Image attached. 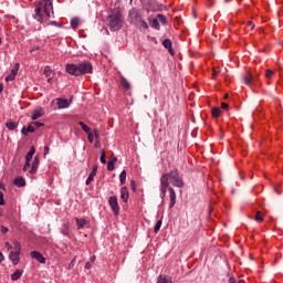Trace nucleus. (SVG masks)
<instances>
[{
  "label": "nucleus",
  "mask_w": 283,
  "mask_h": 283,
  "mask_svg": "<svg viewBox=\"0 0 283 283\" xmlns=\"http://www.w3.org/2000/svg\"><path fill=\"white\" fill-rule=\"evenodd\" d=\"M35 6V14L33 19L39 21V23H45V21L50 20V12L53 10L52 1L50 0H38L34 2Z\"/></svg>",
  "instance_id": "nucleus-1"
},
{
  "label": "nucleus",
  "mask_w": 283,
  "mask_h": 283,
  "mask_svg": "<svg viewBox=\"0 0 283 283\" xmlns=\"http://www.w3.org/2000/svg\"><path fill=\"white\" fill-rule=\"evenodd\" d=\"M94 67L91 62L84 61L78 64L70 63L65 66V72L71 76H84V74H92Z\"/></svg>",
  "instance_id": "nucleus-2"
},
{
  "label": "nucleus",
  "mask_w": 283,
  "mask_h": 283,
  "mask_svg": "<svg viewBox=\"0 0 283 283\" xmlns=\"http://www.w3.org/2000/svg\"><path fill=\"white\" fill-rule=\"evenodd\" d=\"M107 25L111 32H118L123 25H125V20L123 19V11L117 10L107 17Z\"/></svg>",
  "instance_id": "nucleus-3"
},
{
  "label": "nucleus",
  "mask_w": 283,
  "mask_h": 283,
  "mask_svg": "<svg viewBox=\"0 0 283 283\" xmlns=\"http://www.w3.org/2000/svg\"><path fill=\"white\" fill-rule=\"evenodd\" d=\"M130 23L136 28H140L142 30H149V24L143 19V14L140 11L133 9L129 11Z\"/></svg>",
  "instance_id": "nucleus-4"
},
{
  "label": "nucleus",
  "mask_w": 283,
  "mask_h": 283,
  "mask_svg": "<svg viewBox=\"0 0 283 283\" xmlns=\"http://www.w3.org/2000/svg\"><path fill=\"white\" fill-rule=\"evenodd\" d=\"M164 176H168V181L170 178L175 187H178L179 189H182V187H185V181H182V178H180V172H178V169H174L168 174H164Z\"/></svg>",
  "instance_id": "nucleus-5"
},
{
  "label": "nucleus",
  "mask_w": 283,
  "mask_h": 283,
  "mask_svg": "<svg viewBox=\"0 0 283 283\" xmlns=\"http://www.w3.org/2000/svg\"><path fill=\"white\" fill-rule=\"evenodd\" d=\"M167 189H169V175H163L160 177V198L165 200L167 196Z\"/></svg>",
  "instance_id": "nucleus-6"
},
{
  "label": "nucleus",
  "mask_w": 283,
  "mask_h": 283,
  "mask_svg": "<svg viewBox=\"0 0 283 283\" xmlns=\"http://www.w3.org/2000/svg\"><path fill=\"white\" fill-rule=\"evenodd\" d=\"M108 205L114 216H118V213H120V206H118V198H116V196L109 197Z\"/></svg>",
  "instance_id": "nucleus-7"
},
{
  "label": "nucleus",
  "mask_w": 283,
  "mask_h": 283,
  "mask_svg": "<svg viewBox=\"0 0 283 283\" xmlns=\"http://www.w3.org/2000/svg\"><path fill=\"white\" fill-rule=\"evenodd\" d=\"M17 74H19V63H17L10 74L6 76V82L10 83V81H14L17 78Z\"/></svg>",
  "instance_id": "nucleus-8"
},
{
  "label": "nucleus",
  "mask_w": 283,
  "mask_h": 283,
  "mask_svg": "<svg viewBox=\"0 0 283 283\" xmlns=\"http://www.w3.org/2000/svg\"><path fill=\"white\" fill-rule=\"evenodd\" d=\"M168 193H169V209H174L176 207V190L174 188L169 187L168 188Z\"/></svg>",
  "instance_id": "nucleus-9"
},
{
  "label": "nucleus",
  "mask_w": 283,
  "mask_h": 283,
  "mask_svg": "<svg viewBox=\"0 0 283 283\" xmlns=\"http://www.w3.org/2000/svg\"><path fill=\"white\" fill-rule=\"evenodd\" d=\"M21 252H17V251H11L9 254V260H11L12 264H14V266H17V264H19L21 258Z\"/></svg>",
  "instance_id": "nucleus-10"
},
{
  "label": "nucleus",
  "mask_w": 283,
  "mask_h": 283,
  "mask_svg": "<svg viewBox=\"0 0 283 283\" xmlns=\"http://www.w3.org/2000/svg\"><path fill=\"white\" fill-rule=\"evenodd\" d=\"M31 258L33 260H36L38 262H40V264H45V256H43V254H41V252L39 251H32L30 253Z\"/></svg>",
  "instance_id": "nucleus-11"
},
{
  "label": "nucleus",
  "mask_w": 283,
  "mask_h": 283,
  "mask_svg": "<svg viewBox=\"0 0 283 283\" xmlns=\"http://www.w3.org/2000/svg\"><path fill=\"white\" fill-rule=\"evenodd\" d=\"M38 170H39V158L35 156L32 161L31 169L28 170V174H31V176H34V174H36Z\"/></svg>",
  "instance_id": "nucleus-12"
},
{
  "label": "nucleus",
  "mask_w": 283,
  "mask_h": 283,
  "mask_svg": "<svg viewBox=\"0 0 283 283\" xmlns=\"http://www.w3.org/2000/svg\"><path fill=\"white\" fill-rule=\"evenodd\" d=\"M44 114L45 111H43V107H40L33 112V114L31 115V120H39V118H41V116H43Z\"/></svg>",
  "instance_id": "nucleus-13"
},
{
  "label": "nucleus",
  "mask_w": 283,
  "mask_h": 283,
  "mask_svg": "<svg viewBox=\"0 0 283 283\" xmlns=\"http://www.w3.org/2000/svg\"><path fill=\"white\" fill-rule=\"evenodd\" d=\"M120 200H123V202L129 200V190H127V187L125 186L120 188Z\"/></svg>",
  "instance_id": "nucleus-14"
},
{
  "label": "nucleus",
  "mask_w": 283,
  "mask_h": 283,
  "mask_svg": "<svg viewBox=\"0 0 283 283\" xmlns=\"http://www.w3.org/2000/svg\"><path fill=\"white\" fill-rule=\"evenodd\" d=\"M97 171H98V167L94 166L86 179V185H92V182L94 181V178L96 177Z\"/></svg>",
  "instance_id": "nucleus-15"
},
{
  "label": "nucleus",
  "mask_w": 283,
  "mask_h": 283,
  "mask_svg": "<svg viewBox=\"0 0 283 283\" xmlns=\"http://www.w3.org/2000/svg\"><path fill=\"white\" fill-rule=\"evenodd\" d=\"M57 107L59 109H66L70 107V102L65 98H57Z\"/></svg>",
  "instance_id": "nucleus-16"
},
{
  "label": "nucleus",
  "mask_w": 283,
  "mask_h": 283,
  "mask_svg": "<svg viewBox=\"0 0 283 283\" xmlns=\"http://www.w3.org/2000/svg\"><path fill=\"white\" fill-rule=\"evenodd\" d=\"M34 132H36V130L34 129V126L32 125V123L27 128L22 127V129H21V134L23 136H28L29 134H34Z\"/></svg>",
  "instance_id": "nucleus-17"
},
{
  "label": "nucleus",
  "mask_w": 283,
  "mask_h": 283,
  "mask_svg": "<svg viewBox=\"0 0 283 283\" xmlns=\"http://www.w3.org/2000/svg\"><path fill=\"white\" fill-rule=\"evenodd\" d=\"M163 45L164 48H166V50H168L169 54H171V56H174V48H171L172 43L169 39H165L163 41Z\"/></svg>",
  "instance_id": "nucleus-18"
},
{
  "label": "nucleus",
  "mask_w": 283,
  "mask_h": 283,
  "mask_svg": "<svg viewBox=\"0 0 283 283\" xmlns=\"http://www.w3.org/2000/svg\"><path fill=\"white\" fill-rule=\"evenodd\" d=\"M243 81H244L245 85H252V83H255V81H258V77H253V75H251V74H245L243 76Z\"/></svg>",
  "instance_id": "nucleus-19"
},
{
  "label": "nucleus",
  "mask_w": 283,
  "mask_h": 283,
  "mask_svg": "<svg viewBox=\"0 0 283 283\" xmlns=\"http://www.w3.org/2000/svg\"><path fill=\"white\" fill-rule=\"evenodd\" d=\"M116 163H118V157H113L111 160L107 161L108 171H114V169H116Z\"/></svg>",
  "instance_id": "nucleus-20"
},
{
  "label": "nucleus",
  "mask_w": 283,
  "mask_h": 283,
  "mask_svg": "<svg viewBox=\"0 0 283 283\" xmlns=\"http://www.w3.org/2000/svg\"><path fill=\"white\" fill-rule=\"evenodd\" d=\"M120 85L123 86V88L126 92H129V90H132V85L129 84V82L127 81V78H125L124 76L120 77Z\"/></svg>",
  "instance_id": "nucleus-21"
},
{
  "label": "nucleus",
  "mask_w": 283,
  "mask_h": 283,
  "mask_svg": "<svg viewBox=\"0 0 283 283\" xmlns=\"http://www.w3.org/2000/svg\"><path fill=\"white\" fill-rule=\"evenodd\" d=\"M15 187H25V179L23 177H18L13 180Z\"/></svg>",
  "instance_id": "nucleus-22"
},
{
  "label": "nucleus",
  "mask_w": 283,
  "mask_h": 283,
  "mask_svg": "<svg viewBox=\"0 0 283 283\" xmlns=\"http://www.w3.org/2000/svg\"><path fill=\"white\" fill-rule=\"evenodd\" d=\"M21 275H23V271L17 270L13 274H11L12 282H17V280H20Z\"/></svg>",
  "instance_id": "nucleus-23"
},
{
  "label": "nucleus",
  "mask_w": 283,
  "mask_h": 283,
  "mask_svg": "<svg viewBox=\"0 0 283 283\" xmlns=\"http://www.w3.org/2000/svg\"><path fill=\"white\" fill-rule=\"evenodd\" d=\"M212 117L213 118H220L221 114H222V111L220 109V107H214L212 108Z\"/></svg>",
  "instance_id": "nucleus-24"
},
{
  "label": "nucleus",
  "mask_w": 283,
  "mask_h": 283,
  "mask_svg": "<svg viewBox=\"0 0 283 283\" xmlns=\"http://www.w3.org/2000/svg\"><path fill=\"white\" fill-rule=\"evenodd\" d=\"M35 153H36V149H34V147H31L29 153L27 154L25 160L32 161V158H33Z\"/></svg>",
  "instance_id": "nucleus-25"
},
{
  "label": "nucleus",
  "mask_w": 283,
  "mask_h": 283,
  "mask_svg": "<svg viewBox=\"0 0 283 283\" xmlns=\"http://www.w3.org/2000/svg\"><path fill=\"white\" fill-rule=\"evenodd\" d=\"M6 127L9 128L10 132H12L19 127V124L14 122H8L6 123Z\"/></svg>",
  "instance_id": "nucleus-26"
},
{
  "label": "nucleus",
  "mask_w": 283,
  "mask_h": 283,
  "mask_svg": "<svg viewBox=\"0 0 283 283\" xmlns=\"http://www.w3.org/2000/svg\"><path fill=\"white\" fill-rule=\"evenodd\" d=\"M254 220L256 222H264V214H262V211H256V213L254 216Z\"/></svg>",
  "instance_id": "nucleus-27"
},
{
  "label": "nucleus",
  "mask_w": 283,
  "mask_h": 283,
  "mask_svg": "<svg viewBox=\"0 0 283 283\" xmlns=\"http://www.w3.org/2000/svg\"><path fill=\"white\" fill-rule=\"evenodd\" d=\"M77 229H84L85 224H87V221L85 219H76Z\"/></svg>",
  "instance_id": "nucleus-28"
},
{
  "label": "nucleus",
  "mask_w": 283,
  "mask_h": 283,
  "mask_svg": "<svg viewBox=\"0 0 283 283\" xmlns=\"http://www.w3.org/2000/svg\"><path fill=\"white\" fill-rule=\"evenodd\" d=\"M78 125L82 127V129H83V132H85V134H90L92 132V128H90V126H87L85 123L78 122Z\"/></svg>",
  "instance_id": "nucleus-29"
},
{
  "label": "nucleus",
  "mask_w": 283,
  "mask_h": 283,
  "mask_svg": "<svg viewBox=\"0 0 283 283\" xmlns=\"http://www.w3.org/2000/svg\"><path fill=\"white\" fill-rule=\"evenodd\" d=\"M126 180H127V171L123 170L119 175L120 185H125Z\"/></svg>",
  "instance_id": "nucleus-30"
},
{
  "label": "nucleus",
  "mask_w": 283,
  "mask_h": 283,
  "mask_svg": "<svg viewBox=\"0 0 283 283\" xmlns=\"http://www.w3.org/2000/svg\"><path fill=\"white\" fill-rule=\"evenodd\" d=\"M12 249H14L13 251L18 253H21V243L18 240H14Z\"/></svg>",
  "instance_id": "nucleus-31"
},
{
  "label": "nucleus",
  "mask_w": 283,
  "mask_h": 283,
  "mask_svg": "<svg viewBox=\"0 0 283 283\" xmlns=\"http://www.w3.org/2000/svg\"><path fill=\"white\" fill-rule=\"evenodd\" d=\"M157 283H172V282H171V280H169L163 275H159L157 279Z\"/></svg>",
  "instance_id": "nucleus-32"
},
{
  "label": "nucleus",
  "mask_w": 283,
  "mask_h": 283,
  "mask_svg": "<svg viewBox=\"0 0 283 283\" xmlns=\"http://www.w3.org/2000/svg\"><path fill=\"white\" fill-rule=\"evenodd\" d=\"M43 73H44V76H46V78L52 77V69L50 66H45Z\"/></svg>",
  "instance_id": "nucleus-33"
},
{
  "label": "nucleus",
  "mask_w": 283,
  "mask_h": 283,
  "mask_svg": "<svg viewBox=\"0 0 283 283\" xmlns=\"http://www.w3.org/2000/svg\"><path fill=\"white\" fill-rule=\"evenodd\" d=\"M151 28H154L155 30H160V23L157 18L153 19Z\"/></svg>",
  "instance_id": "nucleus-34"
},
{
  "label": "nucleus",
  "mask_w": 283,
  "mask_h": 283,
  "mask_svg": "<svg viewBox=\"0 0 283 283\" xmlns=\"http://www.w3.org/2000/svg\"><path fill=\"white\" fill-rule=\"evenodd\" d=\"M71 28H73V30H76V28H78V18H73L71 20Z\"/></svg>",
  "instance_id": "nucleus-35"
},
{
  "label": "nucleus",
  "mask_w": 283,
  "mask_h": 283,
  "mask_svg": "<svg viewBox=\"0 0 283 283\" xmlns=\"http://www.w3.org/2000/svg\"><path fill=\"white\" fill-rule=\"evenodd\" d=\"M163 227V220L157 221L154 228V233H158L160 231V228Z\"/></svg>",
  "instance_id": "nucleus-36"
},
{
  "label": "nucleus",
  "mask_w": 283,
  "mask_h": 283,
  "mask_svg": "<svg viewBox=\"0 0 283 283\" xmlns=\"http://www.w3.org/2000/svg\"><path fill=\"white\" fill-rule=\"evenodd\" d=\"M99 160H101L102 165H105V163H107V159L105 156V149H102Z\"/></svg>",
  "instance_id": "nucleus-37"
},
{
  "label": "nucleus",
  "mask_w": 283,
  "mask_h": 283,
  "mask_svg": "<svg viewBox=\"0 0 283 283\" xmlns=\"http://www.w3.org/2000/svg\"><path fill=\"white\" fill-rule=\"evenodd\" d=\"M31 124L33 126V129H35V130L39 129L40 127H44L45 126V124L40 123V122H33Z\"/></svg>",
  "instance_id": "nucleus-38"
},
{
  "label": "nucleus",
  "mask_w": 283,
  "mask_h": 283,
  "mask_svg": "<svg viewBox=\"0 0 283 283\" xmlns=\"http://www.w3.org/2000/svg\"><path fill=\"white\" fill-rule=\"evenodd\" d=\"M156 19L159 21V23H167V17L163 14H157Z\"/></svg>",
  "instance_id": "nucleus-39"
},
{
  "label": "nucleus",
  "mask_w": 283,
  "mask_h": 283,
  "mask_svg": "<svg viewBox=\"0 0 283 283\" xmlns=\"http://www.w3.org/2000/svg\"><path fill=\"white\" fill-rule=\"evenodd\" d=\"M87 134V138L91 143H94V134L92 133V130L90 133H86Z\"/></svg>",
  "instance_id": "nucleus-40"
},
{
  "label": "nucleus",
  "mask_w": 283,
  "mask_h": 283,
  "mask_svg": "<svg viewBox=\"0 0 283 283\" xmlns=\"http://www.w3.org/2000/svg\"><path fill=\"white\" fill-rule=\"evenodd\" d=\"M130 189L134 191V193H136V181L130 180Z\"/></svg>",
  "instance_id": "nucleus-41"
},
{
  "label": "nucleus",
  "mask_w": 283,
  "mask_h": 283,
  "mask_svg": "<svg viewBox=\"0 0 283 283\" xmlns=\"http://www.w3.org/2000/svg\"><path fill=\"white\" fill-rule=\"evenodd\" d=\"M75 264H76V258H74V259L71 261V263L69 264V270L74 269Z\"/></svg>",
  "instance_id": "nucleus-42"
},
{
  "label": "nucleus",
  "mask_w": 283,
  "mask_h": 283,
  "mask_svg": "<svg viewBox=\"0 0 283 283\" xmlns=\"http://www.w3.org/2000/svg\"><path fill=\"white\" fill-rule=\"evenodd\" d=\"M6 205V200L3 199V192L0 191V207H3Z\"/></svg>",
  "instance_id": "nucleus-43"
},
{
  "label": "nucleus",
  "mask_w": 283,
  "mask_h": 283,
  "mask_svg": "<svg viewBox=\"0 0 283 283\" xmlns=\"http://www.w3.org/2000/svg\"><path fill=\"white\" fill-rule=\"evenodd\" d=\"M30 163L31 161H28V159H25V164L23 166V171H28V169H30Z\"/></svg>",
  "instance_id": "nucleus-44"
},
{
  "label": "nucleus",
  "mask_w": 283,
  "mask_h": 283,
  "mask_svg": "<svg viewBox=\"0 0 283 283\" xmlns=\"http://www.w3.org/2000/svg\"><path fill=\"white\" fill-rule=\"evenodd\" d=\"M265 76L266 78H271L273 76V71L266 70Z\"/></svg>",
  "instance_id": "nucleus-45"
},
{
  "label": "nucleus",
  "mask_w": 283,
  "mask_h": 283,
  "mask_svg": "<svg viewBox=\"0 0 283 283\" xmlns=\"http://www.w3.org/2000/svg\"><path fill=\"white\" fill-rule=\"evenodd\" d=\"M10 230L8 229V227H1V233L6 234L8 233Z\"/></svg>",
  "instance_id": "nucleus-46"
},
{
  "label": "nucleus",
  "mask_w": 283,
  "mask_h": 283,
  "mask_svg": "<svg viewBox=\"0 0 283 283\" xmlns=\"http://www.w3.org/2000/svg\"><path fill=\"white\" fill-rule=\"evenodd\" d=\"M221 109H229V104L222 102L221 103Z\"/></svg>",
  "instance_id": "nucleus-47"
},
{
  "label": "nucleus",
  "mask_w": 283,
  "mask_h": 283,
  "mask_svg": "<svg viewBox=\"0 0 283 283\" xmlns=\"http://www.w3.org/2000/svg\"><path fill=\"white\" fill-rule=\"evenodd\" d=\"M4 247H6L7 251L12 250V245H10V242H6Z\"/></svg>",
  "instance_id": "nucleus-48"
},
{
  "label": "nucleus",
  "mask_w": 283,
  "mask_h": 283,
  "mask_svg": "<svg viewBox=\"0 0 283 283\" xmlns=\"http://www.w3.org/2000/svg\"><path fill=\"white\" fill-rule=\"evenodd\" d=\"M50 154V146L44 147V156H48Z\"/></svg>",
  "instance_id": "nucleus-49"
},
{
  "label": "nucleus",
  "mask_w": 283,
  "mask_h": 283,
  "mask_svg": "<svg viewBox=\"0 0 283 283\" xmlns=\"http://www.w3.org/2000/svg\"><path fill=\"white\" fill-rule=\"evenodd\" d=\"M247 25H248V27H251V30H254V29H255V24H253L252 21H249V22L247 23Z\"/></svg>",
  "instance_id": "nucleus-50"
},
{
  "label": "nucleus",
  "mask_w": 283,
  "mask_h": 283,
  "mask_svg": "<svg viewBox=\"0 0 283 283\" xmlns=\"http://www.w3.org/2000/svg\"><path fill=\"white\" fill-rule=\"evenodd\" d=\"M50 25H55L56 28H61V25L59 24V22L56 21H51Z\"/></svg>",
  "instance_id": "nucleus-51"
},
{
  "label": "nucleus",
  "mask_w": 283,
  "mask_h": 283,
  "mask_svg": "<svg viewBox=\"0 0 283 283\" xmlns=\"http://www.w3.org/2000/svg\"><path fill=\"white\" fill-rule=\"evenodd\" d=\"M94 136L95 138H98L101 136V133L98 132V129H94Z\"/></svg>",
  "instance_id": "nucleus-52"
},
{
  "label": "nucleus",
  "mask_w": 283,
  "mask_h": 283,
  "mask_svg": "<svg viewBox=\"0 0 283 283\" xmlns=\"http://www.w3.org/2000/svg\"><path fill=\"white\" fill-rule=\"evenodd\" d=\"M274 191H275V193H277V196H280V193H282V190L277 187H274Z\"/></svg>",
  "instance_id": "nucleus-53"
},
{
  "label": "nucleus",
  "mask_w": 283,
  "mask_h": 283,
  "mask_svg": "<svg viewBox=\"0 0 283 283\" xmlns=\"http://www.w3.org/2000/svg\"><path fill=\"white\" fill-rule=\"evenodd\" d=\"M3 260H6V258L3 256V253L0 252V262H3Z\"/></svg>",
  "instance_id": "nucleus-54"
},
{
  "label": "nucleus",
  "mask_w": 283,
  "mask_h": 283,
  "mask_svg": "<svg viewBox=\"0 0 283 283\" xmlns=\"http://www.w3.org/2000/svg\"><path fill=\"white\" fill-rule=\"evenodd\" d=\"M229 282H230V283H235V277H230V279H229Z\"/></svg>",
  "instance_id": "nucleus-55"
},
{
  "label": "nucleus",
  "mask_w": 283,
  "mask_h": 283,
  "mask_svg": "<svg viewBox=\"0 0 283 283\" xmlns=\"http://www.w3.org/2000/svg\"><path fill=\"white\" fill-rule=\"evenodd\" d=\"M36 50H39V46L31 49L30 52H36Z\"/></svg>",
  "instance_id": "nucleus-56"
},
{
  "label": "nucleus",
  "mask_w": 283,
  "mask_h": 283,
  "mask_svg": "<svg viewBox=\"0 0 283 283\" xmlns=\"http://www.w3.org/2000/svg\"><path fill=\"white\" fill-rule=\"evenodd\" d=\"M217 75H218V71H217V70H213L212 76H217Z\"/></svg>",
  "instance_id": "nucleus-57"
},
{
  "label": "nucleus",
  "mask_w": 283,
  "mask_h": 283,
  "mask_svg": "<svg viewBox=\"0 0 283 283\" xmlns=\"http://www.w3.org/2000/svg\"><path fill=\"white\" fill-rule=\"evenodd\" d=\"M1 92H3V84L2 83H0V94H1Z\"/></svg>",
  "instance_id": "nucleus-58"
},
{
  "label": "nucleus",
  "mask_w": 283,
  "mask_h": 283,
  "mask_svg": "<svg viewBox=\"0 0 283 283\" xmlns=\"http://www.w3.org/2000/svg\"><path fill=\"white\" fill-rule=\"evenodd\" d=\"M48 83H52V77H48Z\"/></svg>",
  "instance_id": "nucleus-59"
},
{
  "label": "nucleus",
  "mask_w": 283,
  "mask_h": 283,
  "mask_svg": "<svg viewBox=\"0 0 283 283\" xmlns=\"http://www.w3.org/2000/svg\"><path fill=\"white\" fill-rule=\"evenodd\" d=\"M213 6V2H210L209 4H208V8H211Z\"/></svg>",
  "instance_id": "nucleus-60"
},
{
  "label": "nucleus",
  "mask_w": 283,
  "mask_h": 283,
  "mask_svg": "<svg viewBox=\"0 0 283 283\" xmlns=\"http://www.w3.org/2000/svg\"><path fill=\"white\" fill-rule=\"evenodd\" d=\"M223 98H226V99L229 98V94H224V97H223Z\"/></svg>",
  "instance_id": "nucleus-61"
},
{
  "label": "nucleus",
  "mask_w": 283,
  "mask_h": 283,
  "mask_svg": "<svg viewBox=\"0 0 283 283\" xmlns=\"http://www.w3.org/2000/svg\"><path fill=\"white\" fill-rule=\"evenodd\" d=\"M64 227H65L66 230L70 229V226H69V224H64Z\"/></svg>",
  "instance_id": "nucleus-62"
},
{
  "label": "nucleus",
  "mask_w": 283,
  "mask_h": 283,
  "mask_svg": "<svg viewBox=\"0 0 283 283\" xmlns=\"http://www.w3.org/2000/svg\"><path fill=\"white\" fill-rule=\"evenodd\" d=\"M62 233H63V235H67V231H63Z\"/></svg>",
  "instance_id": "nucleus-63"
},
{
  "label": "nucleus",
  "mask_w": 283,
  "mask_h": 283,
  "mask_svg": "<svg viewBox=\"0 0 283 283\" xmlns=\"http://www.w3.org/2000/svg\"><path fill=\"white\" fill-rule=\"evenodd\" d=\"M88 268H90V263H86L85 269H88Z\"/></svg>",
  "instance_id": "nucleus-64"
}]
</instances>
